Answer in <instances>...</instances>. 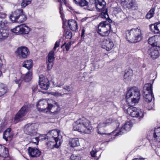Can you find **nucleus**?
<instances>
[{
	"mask_svg": "<svg viewBox=\"0 0 160 160\" xmlns=\"http://www.w3.org/2000/svg\"><path fill=\"white\" fill-rule=\"evenodd\" d=\"M10 132L11 129L8 128L3 133V138L7 141L8 140V138H11Z\"/></svg>",
	"mask_w": 160,
	"mask_h": 160,
	"instance_id": "nucleus-35",
	"label": "nucleus"
},
{
	"mask_svg": "<svg viewBox=\"0 0 160 160\" xmlns=\"http://www.w3.org/2000/svg\"><path fill=\"white\" fill-rule=\"evenodd\" d=\"M99 11H101V12L100 13L98 17L103 19L105 18L106 21H108V20L110 19L109 18V16L108 14L107 9L106 8V6L101 9H98Z\"/></svg>",
	"mask_w": 160,
	"mask_h": 160,
	"instance_id": "nucleus-25",
	"label": "nucleus"
},
{
	"mask_svg": "<svg viewBox=\"0 0 160 160\" xmlns=\"http://www.w3.org/2000/svg\"><path fill=\"white\" fill-rule=\"evenodd\" d=\"M98 152L96 150L95 148H93L92 150L90 152L91 155L93 157H97V153Z\"/></svg>",
	"mask_w": 160,
	"mask_h": 160,
	"instance_id": "nucleus-46",
	"label": "nucleus"
},
{
	"mask_svg": "<svg viewBox=\"0 0 160 160\" xmlns=\"http://www.w3.org/2000/svg\"><path fill=\"white\" fill-rule=\"evenodd\" d=\"M8 24V23L6 19H3L1 21H0V26L1 28L7 27Z\"/></svg>",
	"mask_w": 160,
	"mask_h": 160,
	"instance_id": "nucleus-39",
	"label": "nucleus"
},
{
	"mask_svg": "<svg viewBox=\"0 0 160 160\" xmlns=\"http://www.w3.org/2000/svg\"><path fill=\"white\" fill-rule=\"evenodd\" d=\"M65 37L67 39H70L72 37V33L69 31H68L65 32Z\"/></svg>",
	"mask_w": 160,
	"mask_h": 160,
	"instance_id": "nucleus-45",
	"label": "nucleus"
},
{
	"mask_svg": "<svg viewBox=\"0 0 160 160\" xmlns=\"http://www.w3.org/2000/svg\"><path fill=\"white\" fill-rule=\"evenodd\" d=\"M5 149V147L2 145H0V154H1V152L3 151Z\"/></svg>",
	"mask_w": 160,
	"mask_h": 160,
	"instance_id": "nucleus-49",
	"label": "nucleus"
},
{
	"mask_svg": "<svg viewBox=\"0 0 160 160\" xmlns=\"http://www.w3.org/2000/svg\"><path fill=\"white\" fill-rule=\"evenodd\" d=\"M134 104H129L130 106L127 109V112L128 114L133 117L138 118L141 119L142 118L144 115V112L141 111V110L138 109L132 106Z\"/></svg>",
	"mask_w": 160,
	"mask_h": 160,
	"instance_id": "nucleus-7",
	"label": "nucleus"
},
{
	"mask_svg": "<svg viewBox=\"0 0 160 160\" xmlns=\"http://www.w3.org/2000/svg\"><path fill=\"white\" fill-rule=\"evenodd\" d=\"M92 8H91V9L89 8V9H88L90 10H92Z\"/></svg>",
	"mask_w": 160,
	"mask_h": 160,
	"instance_id": "nucleus-63",
	"label": "nucleus"
},
{
	"mask_svg": "<svg viewBox=\"0 0 160 160\" xmlns=\"http://www.w3.org/2000/svg\"><path fill=\"white\" fill-rule=\"evenodd\" d=\"M28 150L29 155L32 157L37 158L41 154V151L36 148L29 147Z\"/></svg>",
	"mask_w": 160,
	"mask_h": 160,
	"instance_id": "nucleus-18",
	"label": "nucleus"
},
{
	"mask_svg": "<svg viewBox=\"0 0 160 160\" xmlns=\"http://www.w3.org/2000/svg\"><path fill=\"white\" fill-rule=\"evenodd\" d=\"M81 158L79 155H72L71 156L70 160H81Z\"/></svg>",
	"mask_w": 160,
	"mask_h": 160,
	"instance_id": "nucleus-44",
	"label": "nucleus"
},
{
	"mask_svg": "<svg viewBox=\"0 0 160 160\" xmlns=\"http://www.w3.org/2000/svg\"><path fill=\"white\" fill-rule=\"evenodd\" d=\"M59 2H61V0H57ZM63 2H65V0H62Z\"/></svg>",
	"mask_w": 160,
	"mask_h": 160,
	"instance_id": "nucleus-60",
	"label": "nucleus"
},
{
	"mask_svg": "<svg viewBox=\"0 0 160 160\" xmlns=\"http://www.w3.org/2000/svg\"><path fill=\"white\" fill-rule=\"evenodd\" d=\"M114 46V44L111 39H105L103 41L102 48L105 49L107 51L111 50Z\"/></svg>",
	"mask_w": 160,
	"mask_h": 160,
	"instance_id": "nucleus-19",
	"label": "nucleus"
},
{
	"mask_svg": "<svg viewBox=\"0 0 160 160\" xmlns=\"http://www.w3.org/2000/svg\"><path fill=\"white\" fill-rule=\"evenodd\" d=\"M132 122L130 121L126 122L124 124L122 127L121 128L118 130V132H116L117 134L115 136L121 135L125 133V131H129L132 127Z\"/></svg>",
	"mask_w": 160,
	"mask_h": 160,
	"instance_id": "nucleus-15",
	"label": "nucleus"
},
{
	"mask_svg": "<svg viewBox=\"0 0 160 160\" xmlns=\"http://www.w3.org/2000/svg\"><path fill=\"white\" fill-rule=\"evenodd\" d=\"M112 22L111 19L108 21L101 22L98 25V33L103 37L108 36L111 30V25L110 23Z\"/></svg>",
	"mask_w": 160,
	"mask_h": 160,
	"instance_id": "nucleus-4",
	"label": "nucleus"
},
{
	"mask_svg": "<svg viewBox=\"0 0 160 160\" xmlns=\"http://www.w3.org/2000/svg\"><path fill=\"white\" fill-rule=\"evenodd\" d=\"M68 25L69 28L73 31H75L78 28L77 22L74 20H70L68 21Z\"/></svg>",
	"mask_w": 160,
	"mask_h": 160,
	"instance_id": "nucleus-27",
	"label": "nucleus"
},
{
	"mask_svg": "<svg viewBox=\"0 0 160 160\" xmlns=\"http://www.w3.org/2000/svg\"><path fill=\"white\" fill-rule=\"evenodd\" d=\"M20 34H27L30 31L29 28L25 24L20 25Z\"/></svg>",
	"mask_w": 160,
	"mask_h": 160,
	"instance_id": "nucleus-32",
	"label": "nucleus"
},
{
	"mask_svg": "<svg viewBox=\"0 0 160 160\" xmlns=\"http://www.w3.org/2000/svg\"><path fill=\"white\" fill-rule=\"evenodd\" d=\"M38 86L42 89L47 90L49 87V80L42 75L39 76Z\"/></svg>",
	"mask_w": 160,
	"mask_h": 160,
	"instance_id": "nucleus-16",
	"label": "nucleus"
},
{
	"mask_svg": "<svg viewBox=\"0 0 160 160\" xmlns=\"http://www.w3.org/2000/svg\"><path fill=\"white\" fill-rule=\"evenodd\" d=\"M131 98L132 104L135 105L138 103L140 98V90L136 87H132L128 89L126 94L127 102L129 98Z\"/></svg>",
	"mask_w": 160,
	"mask_h": 160,
	"instance_id": "nucleus-5",
	"label": "nucleus"
},
{
	"mask_svg": "<svg viewBox=\"0 0 160 160\" xmlns=\"http://www.w3.org/2000/svg\"><path fill=\"white\" fill-rule=\"evenodd\" d=\"M38 124L35 123H28L26 125L24 128V132L27 134L31 136H36L37 134Z\"/></svg>",
	"mask_w": 160,
	"mask_h": 160,
	"instance_id": "nucleus-11",
	"label": "nucleus"
},
{
	"mask_svg": "<svg viewBox=\"0 0 160 160\" xmlns=\"http://www.w3.org/2000/svg\"><path fill=\"white\" fill-rule=\"evenodd\" d=\"M15 53L20 58H25L29 55V52L28 49L25 47H20L18 48Z\"/></svg>",
	"mask_w": 160,
	"mask_h": 160,
	"instance_id": "nucleus-13",
	"label": "nucleus"
},
{
	"mask_svg": "<svg viewBox=\"0 0 160 160\" xmlns=\"http://www.w3.org/2000/svg\"><path fill=\"white\" fill-rule=\"evenodd\" d=\"M31 0H23L21 3L22 8H24L27 5L30 4L31 2Z\"/></svg>",
	"mask_w": 160,
	"mask_h": 160,
	"instance_id": "nucleus-41",
	"label": "nucleus"
},
{
	"mask_svg": "<svg viewBox=\"0 0 160 160\" xmlns=\"http://www.w3.org/2000/svg\"><path fill=\"white\" fill-rule=\"evenodd\" d=\"M33 90V93H34V92H35L37 90V89H34V90L33 89H32Z\"/></svg>",
	"mask_w": 160,
	"mask_h": 160,
	"instance_id": "nucleus-61",
	"label": "nucleus"
},
{
	"mask_svg": "<svg viewBox=\"0 0 160 160\" xmlns=\"http://www.w3.org/2000/svg\"><path fill=\"white\" fill-rule=\"evenodd\" d=\"M74 2L78 6L81 7L87 6L88 2L86 0H74Z\"/></svg>",
	"mask_w": 160,
	"mask_h": 160,
	"instance_id": "nucleus-33",
	"label": "nucleus"
},
{
	"mask_svg": "<svg viewBox=\"0 0 160 160\" xmlns=\"http://www.w3.org/2000/svg\"><path fill=\"white\" fill-rule=\"evenodd\" d=\"M151 31L156 34H160V22H157L149 26Z\"/></svg>",
	"mask_w": 160,
	"mask_h": 160,
	"instance_id": "nucleus-24",
	"label": "nucleus"
},
{
	"mask_svg": "<svg viewBox=\"0 0 160 160\" xmlns=\"http://www.w3.org/2000/svg\"><path fill=\"white\" fill-rule=\"evenodd\" d=\"M63 89L65 90H68L69 89V87L68 86H64L63 88Z\"/></svg>",
	"mask_w": 160,
	"mask_h": 160,
	"instance_id": "nucleus-53",
	"label": "nucleus"
},
{
	"mask_svg": "<svg viewBox=\"0 0 160 160\" xmlns=\"http://www.w3.org/2000/svg\"><path fill=\"white\" fill-rule=\"evenodd\" d=\"M59 131L52 130L47 134V139L52 143L53 148H58L62 142V137L59 135Z\"/></svg>",
	"mask_w": 160,
	"mask_h": 160,
	"instance_id": "nucleus-2",
	"label": "nucleus"
},
{
	"mask_svg": "<svg viewBox=\"0 0 160 160\" xmlns=\"http://www.w3.org/2000/svg\"><path fill=\"white\" fill-rule=\"evenodd\" d=\"M22 65L23 67L27 68L29 71L31 70L30 69L32 67V61L31 59L25 61L23 62Z\"/></svg>",
	"mask_w": 160,
	"mask_h": 160,
	"instance_id": "nucleus-34",
	"label": "nucleus"
},
{
	"mask_svg": "<svg viewBox=\"0 0 160 160\" xmlns=\"http://www.w3.org/2000/svg\"><path fill=\"white\" fill-rule=\"evenodd\" d=\"M60 13L61 15V16L62 17L63 15V12H62V11H61V12H60Z\"/></svg>",
	"mask_w": 160,
	"mask_h": 160,
	"instance_id": "nucleus-57",
	"label": "nucleus"
},
{
	"mask_svg": "<svg viewBox=\"0 0 160 160\" xmlns=\"http://www.w3.org/2000/svg\"><path fill=\"white\" fill-rule=\"evenodd\" d=\"M61 94L59 92H54V95L55 96H61Z\"/></svg>",
	"mask_w": 160,
	"mask_h": 160,
	"instance_id": "nucleus-52",
	"label": "nucleus"
},
{
	"mask_svg": "<svg viewBox=\"0 0 160 160\" xmlns=\"http://www.w3.org/2000/svg\"><path fill=\"white\" fill-rule=\"evenodd\" d=\"M155 8H152L147 14L146 17L147 19H150L153 16L154 13Z\"/></svg>",
	"mask_w": 160,
	"mask_h": 160,
	"instance_id": "nucleus-37",
	"label": "nucleus"
},
{
	"mask_svg": "<svg viewBox=\"0 0 160 160\" xmlns=\"http://www.w3.org/2000/svg\"><path fill=\"white\" fill-rule=\"evenodd\" d=\"M11 31L13 32L18 34H20V25L14 28L11 29Z\"/></svg>",
	"mask_w": 160,
	"mask_h": 160,
	"instance_id": "nucleus-40",
	"label": "nucleus"
},
{
	"mask_svg": "<svg viewBox=\"0 0 160 160\" xmlns=\"http://www.w3.org/2000/svg\"><path fill=\"white\" fill-rule=\"evenodd\" d=\"M35 138H33V140H32V141L34 143H35L36 145L38 144V143H35V142H37V141L35 139Z\"/></svg>",
	"mask_w": 160,
	"mask_h": 160,
	"instance_id": "nucleus-54",
	"label": "nucleus"
},
{
	"mask_svg": "<svg viewBox=\"0 0 160 160\" xmlns=\"http://www.w3.org/2000/svg\"><path fill=\"white\" fill-rule=\"evenodd\" d=\"M91 5L89 4V5H88V7L89 8V6H90Z\"/></svg>",
	"mask_w": 160,
	"mask_h": 160,
	"instance_id": "nucleus-64",
	"label": "nucleus"
},
{
	"mask_svg": "<svg viewBox=\"0 0 160 160\" xmlns=\"http://www.w3.org/2000/svg\"><path fill=\"white\" fill-rule=\"evenodd\" d=\"M61 3H60V8H59V12H61V11H62V6H61Z\"/></svg>",
	"mask_w": 160,
	"mask_h": 160,
	"instance_id": "nucleus-55",
	"label": "nucleus"
},
{
	"mask_svg": "<svg viewBox=\"0 0 160 160\" xmlns=\"http://www.w3.org/2000/svg\"><path fill=\"white\" fill-rule=\"evenodd\" d=\"M5 125V124H4V123L3 122L0 121V129H2Z\"/></svg>",
	"mask_w": 160,
	"mask_h": 160,
	"instance_id": "nucleus-50",
	"label": "nucleus"
},
{
	"mask_svg": "<svg viewBox=\"0 0 160 160\" xmlns=\"http://www.w3.org/2000/svg\"><path fill=\"white\" fill-rule=\"evenodd\" d=\"M27 17L23 13L21 16L19 17L16 21H13V22H17L18 23H22L24 22L27 19Z\"/></svg>",
	"mask_w": 160,
	"mask_h": 160,
	"instance_id": "nucleus-36",
	"label": "nucleus"
},
{
	"mask_svg": "<svg viewBox=\"0 0 160 160\" xmlns=\"http://www.w3.org/2000/svg\"><path fill=\"white\" fill-rule=\"evenodd\" d=\"M158 40L160 41V37L158 35H155L150 38L148 40V43L153 47H159V45L158 44Z\"/></svg>",
	"mask_w": 160,
	"mask_h": 160,
	"instance_id": "nucleus-21",
	"label": "nucleus"
},
{
	"mask_svg": "<svg viewBox=\"0 0 160 160\" xmlns=\"http://www.w3.org/2000/svg\"><path fill=\"white\" fill-rule=\"evenodd\" d=\"M6 15L4 13L0 14V18H5L6 17Z\"/></svg>",
	"mask_w": 160,
	"mask_h": 160,
	"instance_id": "nucleus-51",
	"label": "nucleus"
},
{
	"mask_svg": "<svg viewBox=\"0 0 160 160\" xmlns=\"http://www.w3.org/2000/svg\"><path fill=\"white\" fill-rule=\"evenodd\" d=\"M9 32L8 29H0V41L6 39L8 37Z\"/></svg>",
	"mask_w": 160,
	"mask_h": 160,
	"instance_id": "nucleus-29",
	"label": "nucleus"
},
{
	"mask_svg": "<svg viewBox=\"0 0 160 160\" xmlns=\"http://www.w3.org/2000/svg\"><path fill=\"white\" fill-rule=\"evenodd\" d=\"M65 44V43L64 44H63V45H62V47H62L63 46H64V44Z\"/></svg>",
	"mask_w": 160,
	"mask_h": 160,
	"instance_id": "nucleus-62",
	"label": "nucleus"
},
{
	"mask_svg": "<svg viewBox=\"0 0 160 160\" xmlns=\"http://www.w3.org/2000/svg\"><path fill=\"white\" fill-rule=\"evenodd\" d=\"M111 122V120L110 119H108L100 122L97 127V132L99 134L103 135V136L105 138L106 136L109 137V135L111 133H107L104 132L105 131V128L106 126L109 125Z\"/></svg>",
	"mask_w": 160,
	"mask_h": 160,
	"instance_id": "nucleus-10",
	"label": "nucleus"
},
{
	"mask_svg": "<svg viewBox=\"0 0 160 160\" xmlns=\"http://www.w3.org/2000/svg\"><path fill=\"white\" fill-rule=\"evenodd\" d=\"M32 71L29 70L25 74L22 76V78L25 82H29L32 78Z\"/></svg>",
	"mask_w": 160,
	"mask_h": 160,
	"instance_id": "nucleus-31",
	"label": "nucleus"
},
{
	"mask_svg": "<svg viewBox=\"0 0 160 160\" xmlns=\"http://www.w3.org/2000/svg\"><path fill=\"white\" fill-rule=\"evenodd\" d=\"M56 103L50 102L48 106V112H51L54 114H57L60 111L59 107L57 103L54 101Z\"/></svg>",
	"mask_w": 160,
	"mask_h": 160,
	"instance_id": "nucleus-17",
	"label": "nucleus"
},
{
	"mask_svg": "<svg viewBox=\"0 0 160 160\" xmlns=\"http://www.w3.org/2000/svg\"><path fill=\"white\" fill-rule=\"evenodd\" d=\"M50 102L56 103L52 99L40 100L37 104V108L40 111L47 113L48 112V106Z\"/></svg>",
	"mask_w": 160,
	"mask_h": 160,
	"instance_id": "nucleus-9",
	"label": "nucleus"
},
{
	"mask_svg": "<svg viewBox=\"0 0 160 160\" xmlns=\"http://www.w3.org/2000/svg\"><path fill=\"white\" fill-rule=\"evenodd\" d=\"M7 88L6 87H4L0 88V97L4 95L7 92Z\"/></svg>",
	"mask_w": 160,
	"mask_h": 160,
	"instance_id": "nucleus-43",
	"label": "nucleus"
},
{
	"mask_svg": "<svg viewBox=\"0 0 160 160\" xmlns=\"http://www.w3.org/2000/svg\"><path fill=\"white\" fill-rule=\"evenodd\" d=\"M82 36L83 35V34H84L85 32V30L84 29H83L82 30Z\"/></svg>",
	"mask_w": 160,
	"mask_h": 160,
	"instance_id": "nucleus-56",
	"label": "nucleus"
},
{
	"mask_svg": "<svg viewBox=\"0 0 160 160\" xmlns=\"http://www.w3.org/2000/svg\"><path fill=\"white\" fill-rule=\"evenodd\" d=\"M133 72L132 70H126L124 75V80L126 82H128L131 80Z\"/></svg>",
	"mask_w": 160,
	"mask_h": 160,
	"instance_id": "nucleus-26",
	"label": "nucleus"
},
{
	"mask_svg": "<svg viewBox=\"0 0 160 160\" xmlns=\"http://www.w3.org/2000/svg\"><path fill=\"white\" fill-rule=\"evenodd\" d=\"M79 144V139L77 138H70L68 144L69 146L72 148L78 147Z\"/></svg>",
	"mask_w": 160,
	"mask_h": 160,
	"instance_id": "nucleus-28",
	"label": "nucleus"
},
{
	"mask_svg": "<svg viewBox=\"0 0 160 160\" xmlns=\"http://www.w3.org/2000/svg\"><path fill=\"white\" fill-rule=\"evenodd\" d=\"M71 44L70 43H68L65 46V48L67 51L69 50Z\"/></svg>",
	"mask_w": 160,
	"mask_h": 160,
	"instance_id": "nucleus-48",
	"label": "nucleus"
},
{
	"mask_svg": "<svg viewBox=\"0 0 160 160\" xmlns=\"http://www.w3.org/2000/svg\"><path fill=\"white\" fill-rule=\"evenodd\" d=\"M60 45V41H57L56 42L52 50L49 53L47 58L46 63L48 69H51L53 65V61L55 60V51L56 49L59 47Z\"/></svg>",
	"mask_w": 160,
	"mask_h": 160,
	"instance_id": "nucleus-8",
	"label": "nucleus"
},
{
	"mask_svg": "<svg viewBox=\"0 0 160 160\" xmlns=\"http://www.w3.org/2000/svg\"><path fill=\"white\" fill-rule=\"evenodd\" d=\"M153 138L156 141L160 142V127L155 128L153 133Z\"/></svg>",
	"mask_w": 160,
	"mask_h": 160,
	"instance_id": "nucleus-30",
	"label": "nucleus"
},
{
	"mask_svg": "<svg viewBox=\"0 0 160 160\" xmlns=\"http://www.w3.org/2000/svg\"><path fill=\"white\" fill-rule=\"evenodd\" d=\"M127 32V39L131 42H137L142 38L141 30L140 28H132L130 30H128Z\"/></svg>",
	"mask_w": 160,
	"mask_h": 160,
	"instance_id": "nucleus-3",
	"label": "nucleus"
},
{
	"mask_svg": "<svg viewBox=\"0 0 160 160\" xmlns=\"http://www.w3.org/2000/svg\"><path fill=\"white\" fill-rule=\"evenodd\" d=\"M23 13V11L22 9L17 10L9 17V19L12 21H16L19 17Z\"/></svg>",
	"mask_w": 160,
	"mask_h": 160,
	"instance_id": "nucleus-23",
	"label": "nucleus"
},
{
	"mask_svg": "<svg viewBox=\"0 0 160 160\" xmlns=\"http://www.w3.org/2000/svg\"><path fill=\"white\" fill-rule=\"evenodd\" d=\"M15 78L16 79L14 80L15 82L17 84H18V86L19 87L22 82V80L20 79H17L16 77Z\"/></svg>",
	"mask_w": 160,
	"mask_h": 160,
	"instance_id": "nucleus-47",
	"label": "nucleus"
},
{
	"mask_svg": "<svg viewBox=\"0 0 160 160\" xmlns=\"http://www.w3.org/2000/svg\"><path fill=\"white\" fill-rule=\"evenodd\" d=\"M148 52L150 57L153 59L157 58L159 56V52L157 47L151 48L148 50Z\"/></svg>",
	"mask_w": 160,
	"mask_h": 160,
	"instance_id": "nucleus-22",
	"label": "nucleus"
},
{
	"mask_svg": "<svg viewBox=\"0 0 160 160\" xmlns=\"http://www.w3.org/2000/svg\"><path fill=\"white\" fill-rule=\"evenodd\" d=\"M106 3L104 0H94V3L91 5L92 8L96 7L97 9H101L105 7Z\"/></svg>",
	"mask_w": 160,
	"mask_h": 160,
	"instance_id": "nucleus-20",
	"label": "nucleus"
},
{
	"mask_svg": "<svg viewBox=\"0 0 160 160\" xmlns=\"http://www.w3.org/2000/svg\"><path fill=\"white\" fill-rule=\"evenodd\" d=\"M29 105H25L21 108L15 117L16 122L22 120L23 117L29 110Z\"/></svg>",
	"mask_w": 160,
	"mask_h": 160,
	"instance_id": "nucleus-12",
	"label": "nucleus"
},
{
	"mask_svg": "<svg viewBox=\"0 0 160 160\" xmlns=\"http://www.w3.org/2000/svg\"><path fill=\"white\" fill-rule=\"evenodd\" d=\"M92 128L90 121L84 117L78 120L73 124L74 131L84 133H89Z\"/></svg>",
	"mask_w": 160,
	"mask_h": 160,
	"instance_id": "nucleus-1",
	"label": "nucleus"
},
{
	"mask_svg": "<svg viewBox=\"0 0 160 160\" xmlns=\"http://www.w3.org/2000/svg\"><path fill=\"white\" fill-rule=\"evenodd\" d=\"M122 5L132 10L138 8L137 4L136 2L134 0H121Z\"/></svg>",
	"mask_w": 160,
	"mask_h": 160,
	"instance_id": "nucleus-14",
	"label": "nucleus"
},
{
	"mask_svg": "<svg viewBox=\"0 0 160 160\" xmlns=\"http://www.w3.org/2000/svg\"><path fill=\"white\" fill-rule=\"evenodd\" d=\"M35 139L37 141V142H35V143H38L39 140H41V141H43L47 139V134L40 135L38 137H35Z\"/></svg>",
	"mask_w": 160,
	"mask_h": 160,
	"instance_id": "nucleus-38",
	"label": "nucleus"
},
{
	"mask_svg": "<svg viewBox=\"0 0 160 160\" xmlns=\"http://www.w3.org/2000/svg\"><path fill=\"white\" fill-rule=\"evenodd\" d=\"M153 104H154L153 103L151 107L150 108L148 109L149 110H150L153 107Z\"/></svg>",
	"mask_w": 160,
	"mask_h": 160,
	"instance_id": "nucleus-58",
	"label": "nucleus"
},
{
	"mask_svg": "<svg viewBox=\"0 0 160 160\" xmlns=\"http://www.w3.org/2000/svg\"><path fill=\"white\" fill-rule=\"evenodd\" d=\"M152 88V86L150 83L145 84L143 87V96L144 100L146 102H151L152 98H154Z\"/></svg>",
	"mask_w": 160,
	"mask_h": 160,
	"instance_id": "nucleus-6",
	"label": "nucleus"
},
{
	"mask_svg": "<svg viewBox=\"0 0 160 160\" xmlns=\"http://www.w3.org/2000/svg\"><path fill=\"white\" fill-rule=\"evenodd\" d=\"M8 155V150L7 148H5V149L1 152V154H0V156L2 157L3 158H6L7 157Z\"/></svg>",
	"mask_w": 160,
	"mask_h": 160,
	"instance_id": "nucleus-42",
	"label": "nucleus"
},
{
	"mask_svg": "<svg viewBox=\"0 0 160 160\" xmlns=\"http://www.w3.org/2000/svg\"><path fill=\"white\" fill-rule=\"evenodd\" d=\"M69 9H70L71 10H72L73 11V9L72 8L71 6H69Z\"/></svg>",
	"mask_w": 160,
	"mask_h": 160,
	"instance_id": "nucleus-59",
	"label": "nucleus"
}]
</instances>
